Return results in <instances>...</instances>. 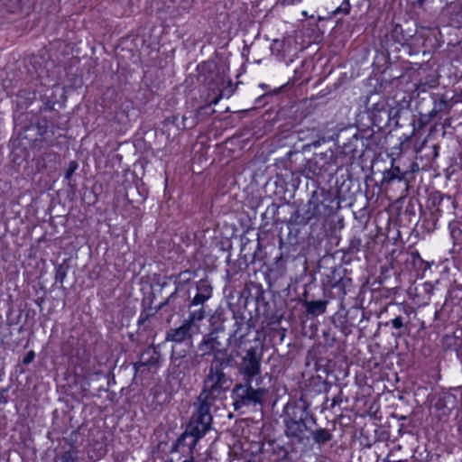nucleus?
<instances>
[{
  "mask_svg": "<svg viewBox=\"0 0 462 462\" xmlns=\"http://www.w3.org/2000/svg\"><path fill=\"white\" fill-rule=\"evenodd\" d=\"M400 30H402V27L400 25H396L395 28H394L393 32L394 33L400 32Z\"/></svg>",
  "mask_w": 462,
  "mask_h": 462,
  "instance_id": "35",
  "label": "nucleus"
},
{
  "mask_svg": "<svg viewBox=\"0 0 462 462\" xmlns=\"http://www.w3.org/2000/svg\"><path fill=\"white\" fill-rule=\"evenodd\" d=\"M186 351L177 352L175 348H172L171 354V370L170 374L174 379L177 380L180 383H183V372L181 366H177V363L179 360L186 361Z\"/></svg>",
  "mask_w": 462,
  "mask_h": 462,
  "instance_id": "13",
  "label": "nucleus"
},
{
  "mask_svg": "<svg viewBox=\"0 0 462 462\" xmlns=\"http://www.w3.org/2000/svg\"><path fill=\"white\" fill-rule=\"evenodd\" d=\"M218 100H219V97H217V98H215V99L212 101V103H213V104H217V103L218 102Z\"/></svg>",
  "mask_w": 462,
  "mask_h": 462,
  "instance_id": "37",
  "label": "nucleus"
},
{
  "mask_svg": "<svg viewBox=\"0 0 462 462\" xmlns=\"http://www.w3.org/2000/svg\"><path fill=\"white\" fill-rule=\"evenodd\" d=\"M7 402V398L5 395V392L0 393V404H4Z\"/></svg>",
  "mask_w": 462,
  "mask_h": 462,
  "instance_id": "31",
  "label": "nucleus"
},
{
  "mask_svg": "<svg viewBox=\"0 0 462 462\" xmlns=\"http://www.w3.org/2000/svg\"><path fill=\"white\" fill-rule=\"evenodd\" d=\"M178 120H179V118L177 116H171L166 118L164 121V127H167L168 130H171V126H175L176 129L178 131H180V130H184L186 128H190L193 126V125H186L185 122L187 120V117L185 116H182V125L181 126L179 125Z\"/></svg>",
  "mask_w": 462,
  "mask_h": 462,
  "instance_id": "24",
  "label": "nucleus"
},
{
  "mask_svg": "<svg viewBox=\"0 0 462 462\" xmlns=\"http://www.w3.org/2000/svg\"><path fill=\"white\" fill-rule=\"evenodd\" d=\"M78 168V162H75V161H71L69 164V167L66 171V173H65V178L67 180H69L70 177L73 175V173L75 172V171L77 170Z\"/></svg>",
  "mask_w": 462,
  "mask_h": 462,
  "instance_id": "28",
  "label": "nucleus"
},
{
  "mask_svg": "<svg viewBox=\"0 0 462 462\" xmlns=\"http://www.w3.org/2000/svg\"><path fill=\"white\" fill-rule=\"evenodd\" d=\"M187 308L189 316L186 319L190 320L193 325L203 320L207 316L205 306L199 305L198 307H191V303H188Z\"/></svg>",
  "mask_w": 462,
  "mask_h": 462,
  "instance_id": "20",
  "label": "nucleus"
},
{
  "mask_svg": "<svg viewBox=\"0 0 462 462\" xmlns=\"http://www.w3.org/2000/svg\"><path fill=\"white\" fill-rule=\"evenodd\" d=\"M194 406L195 411L186 429L201 438L211 427L212 415L210 410L213 404L203 402L198 398L194 402Z\"/></svg>",
  "mask_w": 462,
  "mask_h": 462,
  "instance_id": "7",
  "label": "nucleus"
},
{
  "mask_svg": "<svg viewBox=\"0 0 462 462\" xmlns=\"http://www.w3.org/2000/svg\"><path fill=\"white\" fill-rule=\"evenodd\" d=\"M223 331V327H217L208 334H205L201 341L198 344V350L200 354L194 353L190 355L186 361H178L177 366L182 367L183 382L192 369H196L201 365L205 356H212V358H215L216 356H218V357L226 356L228 349L226 346H224L223 337L220 335Z\"/></svg>",
  "mask_w": 462,
  "mask_h": 462,
  "instance_id": "3",
  "label": "nucleus"
},
{
  "mask_svg": "<svg viewBox=\"0 0 462 462\" xmlns=\"http://www.w3.org/2000/svg\"><path fill=\"white\" fill-rule=\"evenodd\" d=\"M340 402H341V399L339 398V396L335 397V398L332 400V406H335L336 404L339 403Z\"/></svg>",
  "mask_w": 462,
  "mask_h": 462,
  "instance_id": "34",
  "label": "nucleus"
},
{
  "mask_svg": "<svg viewBox=\"0 0 462 462\" xmlns=\"http://www.w3.org/2000/svg\"><path fill=\"white\" fill-rule=\"evenodd\" d=\"M360 244V241L359 240H353L351 241V245H350V247H349V252H351V247H356L357 249V246L359 245Z\"/></svg>",
  "mask_w": 462,
  "mask_h": 462,
  "instance_id": "32",
  "label": "nucleus"
},
{
  "mask_svg": "<svg viewBox=\"0 0 462 462\" xmlns=\"http://www.w3.org/2000/svg\"><path fill=\"white\" fill-rule=\"evenodd\" d=\"M192 278V272L190 270H186L180 273L174 280L175 287L178 291H183L186 284H188Z\"/></svg>",
  "mask_w": 462,
  "mask_h": 462,
  "instance_id": "22",
  "label": "nucleus"
},
{
  "mask_svg": "<svg viewBox=\"0 0 462 462\" xmlns=\"http://www.w3.org/2000/svg\"><path fill=\"white\" fill-rule=\"evenodd\" d=\"M160 361V354L153 348H148L142 353L139 362L135 365V368L140 366L158 367Z\"/></svg>",
  "mask_w": 462,
  "mask_h": 462,
  "instance_id": "14",
  "label": "nucleus"
},
{
  "mask_svg": "<svg viewBox=\"0 0 462 462\" xmlns=\"http://www.w3.org/2000/svg\"><path fill=\"white\" fill-rule=\"evenodd\" d=\"M405 174L406 172L402 171L399 166H396L393 163L390 169L385 170L383 172L382 183L389 184L395 180H405Z\"/></svg>",
  "mask_w": 462,
  "mask_h": 462,
  "instance_id": "17",
  "label": "nucleus"
},
{
  "mask_svg": "<svg viewBox=\"0 0 462 462\" xmlns=\"http://www.w3.org/2000/svg\"><path fill=\"white\" fill-rule=\"evenodd\" d=\"M328 304V300H305L302 301V305L305 308L306 312L309 315H311L313 317L324 314L326 312Z\"/></svg>",
  "mask_w": 462,
  "mask_h": 462,
  "instance_id": "15",
  "label": "nucleus"
},
{
  "mask_svg": "<svg viewBox=\"0 0 462 462\" xmlns=\"http://www.w3.org/2000/svg\"><path fill=\"white\" fill-rule=\"evenodd\" d=\"M313 160L316 164H319L320 168H325L326 165L335 163L336 156L334 152L329 149L324 152L316 154Z\"/></svg>",
  "mask_w": 462,
  "mask_h": 462,
  "instance_id": "21",
  "label": "nucleus"
},
{
  "mask_svg": "<svg viewBox=\"0 0 462 462\" xmlns=\"http://www.w3.org/2000/svg\"><path fill=\"white\" fill-rule=\"evenodd\" d=\"M253 381L254 379L242 378L240 382L234 385L231 398L235 411L263 403L266 391L261 387L254 388Z\"/></svg>",
  "mask_w": 462,
  "mask_h": 462,
  "instance_id": "6",
  "label": "nucleus"
},
{
  "mask_svg": "<svg viewBox=\"0 0 462 462\" xmlns=\"http://www.w3.org/2000/svg\"><path fill=\"white\" fill-rule=\"evenodd\" d=\"M234 319L235 329L229 335L227 343L224 344V346L228 348L230 345H233L236 348H242L245 338L250 331L249 321L245 320V317L238 313H234Z\"/></svg>",
  "mask_w": 462,
  "mask_h": 462,
  "instance_id": "9",
  "label": "nucleus"
},
{
  "mask_svg": "<svg viewBox=\"0 0 462 462\" xmlns=\"http://www.w3.org/2000/svg\"><path fill=\"white\" fill-rule=\"evenodd\" d=\"M429 203L434 216L439 217L445 211L455 209V201L448 195L442 194L439 191L432 192L429 198Z\"/></svg>",
  "mask_w": 462,
  "mask_h": 462,
  "instance_id": "11",
  "label": "nucleus"
},
{
  "mask_svg": "<svg viewBox=\"0 0 462 462\" xmlns=\"http://www.w3.org/2000/svg\"><path fill=\"white\" fill-rule=\"evenodd\" d=\"M338 208L335 194L328 189L314 190L307 205L294 211L291 216L290 223L297 226H305L311 220L317 221L327 218L335 213Z\"/></svg>",
  "mask_w": 462,
  "mask_h": 462,
  "instance_id": "2",
  "label": "nucleus"
},
{
  "mask_svg": "<svg viewBox=\"0 0 462 462\" xmlns=\"http://www.w3.org/2000/svg\"><path fill=\"white\" fill-rule=\"evenodd\" d=\"M239 349L235 347L230 351L235 353V361L231 367H236L237 374L242 378H261L263 346L260 344H255L242 351H239Z\"/></svg>",
  "mask_w": 462,
  "mask_h": 462,
  "instance_id": "5",
  "label": "nucleus"
},
{
  "mask_svg": "<svg viewBox=\"0 0 462 462\" xmlns=\"http://www.w3.org/2000/svg\"><path fill=\"white\" fill-rule=\"evenodd\" d=\"M183 298L187 297V292L183 291H178L175 287V290L172 293H171L164 301L161 302L157 307V310H162L166 306H170L171 310H175L176 309L180 307V302L178 301V298L180 296Z\"/></svg>",
  "mask_w": 462,
  "mask_h": 462,
  "instance_id": "16",
  "label": "nucleus"
},
{
  "mask_svg": "<svg viewBox=\"0 0 462 462\" xmlns=\"http://www.w3.org/2000/svg\"><path fill=\"white\" fill-rule=\"evenodd\" d=\"M54 462H79V450L75 448H70L69 450L64 451L59 457L55 458Z\"/></svg>",
  "mask_w": 462,
  "mask_h": 462,
  "instance_id": "23",
  "label": "nucleus"
},
{
  "mask_svg": "<svg viewBox=\"0 0 462 462\" xmlns=\"http://www.w3.org/2000/svg\"><path fill=\"white\" fill-rule=\"evenodd\" d=\"M198 328L199 327L197 325H193L190 320L184 319L180 327L170 328L166 332L165 340L181 343L187 339H191Z\"/></svg>",
  "mask_w": 462,
  "mask_h": 462,
  "instance_id": "10",
  "label": "nucleus"
},
{
  "mask_svg": "<svg viewBox=\"0 0 462 462\" xmlns=\"http://www.w3.org/2000/svg\"><path fill=\"white\" fill-rule=\"evenodd\" d=\"M400 30H402V27L400 25H396L395 28H394L393 32L394 33L400 32Z\"/></svg>",
  "mask_w": 462,
  "mask_h": 462,
  "instance_id": "36",
  "label": "nucleus"
},
{
  "mask_svg": "<svg viewBox=\"0 0 462 462\" xmlns=\"http://www.w3.org/2000/svg\"><path fill=\"white\" fill-rule=\"evenodd\" d=\"M316 423V418L306 404H287L285 406L283 423L284 434L292 444H302L309 439L307 433L310 431L308 420Z\"/></svg>",
  "mask_w": 462,
  "mask_h": 462,
  "instance_id": "4",
  "label": "nucleus"
},
{
  "mask_svg": "<svg viewBox=\"0 0 462 462\" xmlns=\"http://www.w3.org/2000/svg\"><path fill=\"white\" fill-rule=\"evenodd\" d=\"M147 317H148V315L146 313L143 312L140 316L139 323L144 322V320H146Z\"/></svg>",
  "mask_w": 462,
  "mask_h": 462,
  "instance_id": "33",
  "label": "nucleus"
},
{
  "mask_svg": "<svg viewBox=\"0 0 462 462\" xmlns=\"http://www.w3.org/2000/svg\"><path fill=\"white\" fill-rule=\"evenodd\" d=\"M199 439V436L189 432V430L186 429L172 446L171 452H179L187 455V457L182 462H194L192 454Z\"/></svg>",
  "mask_w": 462,
  "mask_h": 462,
  "instance_id": "8",
  "label": "nucleus"
},
{
  "mask_svg": "<svg viewBox=\"0 0 462 462\" xmlns=\"http://www.w3.org/2000/svg\"><path fill=\"white\" fill-rule=\"evenodd\" d=\"M235 353L226 351V356H216L209 362L202 382V389L198 398L206 403L222 398L231 388L233 380L225 373V368L234 365Z\"/></svg>",
  "mask_w": 462,
  "mask_h": 462,
  "instance_id": "1",
  "label": "nucleus"
},
{
  "mask_svg": "<svg viewBox=\"0 0 462 462\" xmlns=\"http://www.w3.org/2000/svg\"><path fill=\"white\" fill-rule=\"evenodd\" d=\"M195 285L196 293L193 297L188 296L189 303H191V307L205 306V303L212 297L213 287L206 279L198 281Z\"/></svg>",
  "mask_w": 462,
  "mask_h": 462,
  "instance_id": "12",
  "label": "nucleus"
},
{
  "mask_svg": "<svg viewBox=\"0 0 462 462\" xmlns=\"http://www.w3.org/2000/svg\"><path fill=\"white\" fill-rule=\"evenodd\" d=\"M67 275L66 269L62 265H58L55 269V281L62 283Z\"/></svg>",
  "mask_w": 462,
  "mask_h": 462,
  "instance_id": "25",
  "label": "nucleus"
},
{
  "mask_svg": "<svg viewBox=\"0 0 462 462\" xmlns=\"http://www.w3.org/2000/svg\"><path fill=\"white\" fill-rule=\"evenodd\" d=\"M310 432L311 434L313 442L319 446L329 442L333 438L332 433L328 430L323 428H319L314 430H310Z\"/></svg>",
  "mask_w": 462,
  "mask_h": 462,
  "instance_id": "18",
  "label": "nucleus"
},
{
  "mask_svg": "<svg viewBox=\"0 0 462 462\" xmlns=\"http://www.w3.org/2000/svg\"><path fill=\"white\" fill-rule=\"evenodd\" d=\"M35 358V352L33 350H30L23 359V364L27 365L31 364Z\"/></svg>",
  "mask_w": 462,
  "mask_h": 462,
  "instance_id": "29",
  "label": "nucleus"
},
{
  "mask_svg": "<svg viewBox=\"0 0 462 462\" xmlns=\"http://www.w3.org/2000/svg\"><path fill=\"white\" fill-rule=\"evenodd\" d=\"M350 11V4L349 0H344V2L341 4L340 6H338L335 11L334 14H347Z\"/></svg>",
  "mask_w": 462,
  "mask_h": 462,
  "instance_id": "26",
  "label": "nucleus"
},
{
  "mask_svg": "<svg viewBox=\"0 0 462 462\" xmlns=\"http://www.w3.org/2000/svg\"><path fill=\"white\" fill-rule=\"evenodd\" d=\"M332 288L337 291V297L343 299L352 288V279L349 277H341L332 284Z\"/></svg>",
  "mask_w": 462,
  "mask_h": 462,
  "instance_id": "19",
  "label": "nucleus"
},
{
  "mask_svg": "<svg viewBox=\"0 0 462 462\" xmlns=\"http://www.w3.org/2000/svg\"><path fill=\"white\" fill-rule=\"evenodd\" d=\"M321 142H325V138H321V139L313 141L312 143L306 144L304 146V148L306 149V148H310V147H318L320 145Z\"/></svg>",
  "mask_w": 462,
  "mask_h": 462,
  "instance_id": "30",
  "label": "nucleus"
},
{
  "mask_svg": "<svg viewBox=\"0 0 462 462\" xmlns=\"http://www.w3.org/2000/svg\"><path fill=\"white\" fill-rule=\"evenodd\" d=\"M391 324L394 328L401 329L405 327L406 322L402 317L398 316L391 320Z\"/></svg>",
  "mask_w": 462,
  "mask_h": 462,
  "instance_id": "27",
  "label": "nucleus"
}]
</instances>
